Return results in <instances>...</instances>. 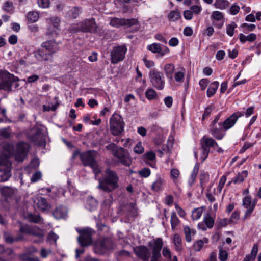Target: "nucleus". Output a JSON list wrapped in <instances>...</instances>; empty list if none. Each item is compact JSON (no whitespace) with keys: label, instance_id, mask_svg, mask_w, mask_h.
<instances>
[{"label":"nucleus","instance_id":"f257e3e1","mask_svg":"<svg viewBox=\"0 0 261 261\" xmlns=\"http://www.w3.org/2000/svg\"><path fill=\"white\" fill-rule=\"evenodd\" d=\"M58 43L53 40L44 42L42 43L41 48L34 52V56L39 61H53V55L59 50Z\"/></svg>","mask_w":261,"mask_h":261},{"label":"nucleus","instance_id":"f03ea898","mask_svg":"<svg viewBox=\"0 0 261 261\" xmlns=\"http://www.w3.org/2000/svg\"><path fill=\"white\" fill-rule=\"evenodd\" d=\"M105 176L98 179V188L107 192H110L117 189L119 187V177L116 173L107 169L105 170Z\"/></svg>","mask_w":261,"mask_h":261},{"label":"nucleus","instance_id":"7ed1b4c3","mask_svg":"<svg viewBox=\"0 0 261 261\" xmlns=\"http://www.w3.org/2000/svg\"><path fill=\"white\" fill-rule=\"evenodd\" d=\"M96 154V152L95 151L89 150L81 155V159L83 165L90 166L93 169L95 176L100 172V170L99 169L95 159Z\"/></svg>","mask_w":261,"mask_h":261},{"label":"nucleus","instance_id":"20e7f679","mask_svg":"<svg viewBox=\"0 0 261 261\" xmlns=\"http://www.w3.org/2000/svg\"><path fill=\"white\" fill-rule=\"evenodd\" d=\"M19 79L7 71H0V89L11 91V86Z\"/></svg>","mask_w":261,"mask_h":261},{"label":"nucleus","instance_id":"39448f33","mask_svg":"<svg viewBox=\"0 0 261 261\" xmlns=\"http://www.w3.org/2000/svg\"><path fill=\"white\" fill-rule=\"evenodd\" d=\"M114 244L111 239L103 238L96 241L94 245V251L96 254H103L106 252L112 250Z\"/></svg>","mask_w":261,"mask_h":261},{"label":"nucleus","instance_id":"423d86ee","mask_svg":"<svg viewBox=\"0 0 261 261\" xmlns=\"http://www.w3.org/2000/svg\"><path fill=\"white\" fill-rule=\"evenodd\" d=\"M110 130L113 135L118 136L123 131L124 123L120 115L113 114L110 118Z\"/></svg>","mask_w":261,"mask_h":261},{"label":"nucleus","instance_id":"0eeeda50","mask_svg":"<svg viewBox=\"0 0 261 261\" xmlns=\"http://www.w3.org/2000/svg\"><path fill=\"white\" fill-rule=\"evenodd\" d=\"M201 149L202 150L201 159L204 161L207 157L210 152V147H214L217 146V143L212 138L207 137L205 136L200 141Z\"/></svg>","mask_w":261,"mask_h":261},{"label":"nucleus","instance_id":"6e6552de","mask_svg":"<svg viewBox=\"0 0 261 261\" xmlns=\"http://www.w3.org/2000/svg\"><path fill=\"white\" fill-rule=\"evenodd\" d=\"M11 164L8 159H0V182H3L9 180L11 176Z\"/></svg>","mask_w":261,"mask_h":261},{"label":"nucleus","instance_id":"1a4fd4ad","mask_svg":"<svg viewBox=\"0 0 261 261\" xmlns=\"http://www.w3.org/2000/svg\"><path fill=\"white\" fill-rule=\"evenodd\" d=\"M149 74L152 86L158 90H163L165 84L163 74L155 70H151Z\"/></svg>","mask_w":261,"mask_h":261},{"label":"nucleus","instance_id":"9d476101","mask_svg":"<svg viewBox=\"0 0 261 261\" xmlns=\"http://www.w3.org/2000/svg\"><path fill=\"white\" fill-rule=\"evenodd\" d=\"M127 50L125 45H119L114 47L111 53V62L113 64H116L122 61L125 58Z\"/></svg>","mask_w":261,"mask_h":261},{"label":"nucleus","instance_id":"9b49d317","mask_svg":"<svg viewBox=\"0 0 261 261\" xmlns=\"http://www.w3.org/2000/svg\"><path fill=\"white\" fill-rule=\"evenodd\" d=\"M80 235L77 238L80 245L85 247L91 244L92 236L94 231L91 228H86L79 231Z\"/></svg>","mask_w":261,"mask_h":261},{"label":"nucleus","instance_id":"f8f14e48","mask_svg":"<svg viewBox=\"0 0 261 261\" xmlns=\"http://www.w3.org/2000/svg\"><path fill=\"white\" fill-rule=\"evenodd\" d=\"M113 155L116 157L119 162L126 166H129L132 164L129 153L126 149L120 147L117 148L113 152Z\"/></svg>","mask_w":261,"mask_h":261},{"label":"nucleus","instance_id":"ddd939ff","mask_svg":"<svg viewBox=\"0 0 261 261\" xmlns=\"http://www.w3.org/2000/svg\"><path fill=\"white\" fill-rule=\"evenodd\" d=\"M139 23L137 19L135 18L125 19L114 17L111 19L110 24L114 27L118 28L121 26H126L129 27L133 25H137Z\"/></svg>","mask_w":261,"mask_h":261},{"label":"nucleus","instance_id":"4468645a","mask_svg":"<svg viewBox=\"0 0 261 261\" xmlns=\"http://www.w3.org/2000/svg\"><path fill=\"white\" fill-rule=\"evenodd\" d=\"M80 27L82 32L95 33L97 32V25L94 18L80 21Z\"/></svg>","mask_w":261,"mask_h":261},{"label":"nucleus","instance_id":"2eb2a0df","mask_svg":"<svg viewBox=\"0 0 261 261\" xmlns=\"http://www.w3.org/2000/svg\"><path fill=\"white\" fill-rule=\"evenodd\" d=\"M244 116V113L236 112L227 118L223 123H219V125L223 126V129L227 130L231 128L236 123L239 118Z\"/></svg>","mask_w":261,"mask_h":261},{"label":"nucleus","instance_id":"dca6fc26","mask_svg":"<svg viewBox=\"0 0 261 261\" xmlns=\"http://www.w3.org/2000/svg\"><path fill=\"white\" fill-rule=\"evenodd\" d=\"M29 139L36 145L39 146H45V139L44 134L40 128L36 129L29 135Z\"/></svg>","mask_w":261,"mask_h":261},{"label":"nucleus","instance_id":"f3484780","mask_svg":"<svg viewBox=\"0 0 261 261\" xmlns=\"http://www.w3.org/2000/svg\"><path fill=\"white\" fill-rule=\"evenodd\" d=\"M134 251L137 257L143 261H148L150 257V251L146 246H137L134 248Z\"/></svg>","mask_w":261,"mask_h":261},{"label":"nucleus","instance_id":"a211bd4d","mask_svg":"<svg viewBox=\"0 0 261 261\" xmlns=\"http://www.w3.org/2000/svg\"><path fill=\"white\" fill-rule=\"evenodd\" d=\"M28 144L24 142H20L17 144L15 158L18 162H22L27 154Z\"/></svg>","mask_w":261,"mask_h":261},{"label":"nucleus","instance_id":"6ab92c4d","mask_svg":"<svg viewBox=\"0 0 261 261\" xmlns=\"http://www.w3.org/2000/svg\"><path fill=\"white\" fill-rule=\"evenodd\" d=\"M243 204L245 207L247 208L244 215V218L246 219L249 217L253 211L256 203L254 201V203H252L251 198L247 196L243 199Z\"/></svg>","mask_w":261,"mask_h":261},{"label":"nucleus","instance_id":"aec40b11","mask_svg":"<svg viewBox=\"0 0 261 261\" xmlns=\"http://www.w3.org/2000/svg\"><path fill=\"white\" fill-rule=\"evenodd\" d=\"M3 148V154L6 158H9L12 156L14 152V147L12 144L8 142H4L2 144Z\"/></svg>","mask_w":261,"mask_h":261},{"label":"nucleus","instance_id":"412c9836","mask_svg":"<svg viewBox=\"0 0 261 261\" xmlns=\"http://www.w3.org/2000/svg\"><path fill=\"white\" fill-rule=\"evenodd\" d=\"M82 11V8L80 7H73L69 8L66 12V17L74 19L77 18Z\"/></svg>","mask_w":261,"mask_h":261},{"label":"nucleus","instance_id":"4be33fe9","mask_svg":"<svg viewBox=\"0 0 261 261\" xmlns=\"http://www.w3.org/2000/svg\"><path fill=\"white\" fill-rule=\"evenodd\" d=\"M35 203L40 210L44 211L50 208L49 204L47 203L45 198L42 197H37L35 200Z\"/></svg>","mask_w":261,"mask_h":261},{"label":"nucleus","instance_id":"5701e85b","mask_svg":"<svg viewBox=\"0 0 261 261\" xmlns=\"http://www.w3.org/2000/svg\"><path fill=\"white\" fill-rule=\"evenodd\" d=\"M67 215V210L65 207L59 206L53 211V215L56 219L64 218Z\"/></svg>","mask_w":261,"mask_h":261},{"label":"nucleus","instance_id":"b1692460","mask_svg":"<svg viewBox=\"0 0 261 261\" xmlns=\"http://www.w3.org/2000/svg\"><path fill=\"white\" fill-rule=\"evenodd\" d=\"M0 192L1 195L5 197L9 198L12 197L14 193V189L10 187L4 186L0 188Z\"/></svg>","mask_w":261,"mask_h":261},{"label":"nucleus","instance_id":"393cba45","mask_svg":"<svg viewBox=\"0 0 261 261\" xmlns=\"http://www.w3.org/2000/svg\"><path fill=\"white\" fill-rule=\"evenodd\" d=\"M173 242L175 249L178 252H180L183 248L181 237L178 233L174 234Z\"/></svg>","mask_w":261,"mask_h":261},{"label":"nucleus","instance_id":"a878e982","mask_svg":"<svg viewBox=\"0 0 261 261\" xmlns=\"http://www.w3.org/2000/svg\"><path fill=\"white\" fill-rule=\"evenodd\" d=\"M30 236H33L39 238L38 242H42L44 237L42 230L36 226H32L31 229Z\"/></svg>","mask_w":261,"mask_h":261},{"label":"nucleus","instance_id":"bb28decb","mask_svg":"<svg viewBox=\"0 0 261 261\" xmlns=\"http://www.w3.org/2000/svg\"><path fill=\"white\" fill-rule=\"evenodd\" d=\"M239 38L242 43H244L246 41L253 42L256 39V35L254 33H251L248 36H245L242 33L239 35Z\"/></svg>","mask_w":261,"mask_h":261},{"label":"nucleus","instance_id":"cd10ccee","mask_svg":"<svg viewBox=\"0 0 261 261\" xmlns=\"http://www.w3.org/2000/svg\"><path fill=\"white\" fill-rule=\"evenodd\" d=\"M219 85V83L217 81H215L210 85L206 92L207 96L208 97H212L216 93Z\"/></svg>","mask_w":261,"mask_h":261},{"label":"nucleus","instance_id":"c85d7f7f","mask_svg":"<svg viewBox=\"0 0 261 261\" xmlns=\"http://www.w3.org/2000/svg\"><path fill=\"white\" fill-rule=\"evenodd\" d=\"M183 230L185 235V239L186 241L190 242L192 241V236L195 234L196 231L194 229H191L188 226H185L184 227Z\"/></svg>","mask_w":261,"mask_h":261},{"label":"nucleus","instance_id":"c756f323","mask_svg":"<svg viewBox=\"0 0 261 261\" xmlns=\"http://www.w3.org/2000/svg\"><path fill=\"white\" fill-rule=\"evenodd\" d=\"M248 172L246 170H244L241 172L238 173L237 176L234 178L232 181L229 182L228 185H230L232 182L234 184L241 183L243 182L244 179L247 176Z\"/></svg>","mask_w":261,"mask_h":261},{"label":"nucleus","instance_id":"7c9ffc66","mask_svg":"<svg viewBox=\"0 0 261 261\" xmlns=\"http://www.w3.org/2000/svg\"><path fill=\"white\" fill-rule=\"evenodd\" d=\"M211 133L218 140L222 139L225 135L221 128L215 127V126L211 127Z\"/></svg>","mask_w":261,"mask_h":261},{"label":"nucleus","instance_id":"2f4dec72","mask_svg":"<svg viewBox=\"0 0 261 261\" xmlns=\"http://www.w3.org/2000/svg\"><path fill=\"white\" fill-rule=\"evenodd\" d=\"M175 67L173 64L170 63L166 65L164 67V71L166 76L170 80L173 79V73L174 72Z\"/></svg>","mask_w":261,"mask_h":261},{"label":"nucleus","instance_id":"473e14b6","mask_svg":"<svg viewBox=\"0 0 261 261\" xmlns=\"http://www.w3.org/2000/svg\"><path fill=\"white\" fill-rule=\"evenodd\" d=\"M148 246L152 248V255H153V249L156 247H159V253H161V250L163 246V242L161 238H157L154 240L153 243L151 242H149Z\"/></svg>","mask_w":261,"mask_h":261},{"label":"nucleus","instance_id":"72a5a7b5","mask_svg":"<svg viewBox=\"0 0 261 261\" xmlns=\"http://www.w3.org/2000/svg\"><path fill=\"white\" fill-rule=\"evenodd\" d=\"M163 184V180L160 177H158L157 179L152 184L151 189L154 191L158 192L162 190Z\"/></svg>","mask_w":261,"mask_h":261},{"label":"nucleus","instance_id":"f704fd0d","mask_svg":"<svg viewBox=\"0 0 261 261\" xmlns=\"http://www.w3.org/2000/svg\"><path fill=\"white\" fill-rule=\"evenodd\" d=\"M146 97L149 100H155L157 97V93L156 91L152 89H148L145 92Z\"/></svg>","mask_w":261,"mask_h":261},{"label":"nucleus","instance_id":"c9c22d12","mask_svg":"<svg viewBox=\"0 0 261 261\" xmlns=\"http://www.w3.org/2000/svg\"><path fill=\"white\" fill-rule=\"evenodd\" d=\"M181 17L180 12L178 10H173L168 15V18L173 21L178 20Z\"/></svg>","mask_w":261,"mask_h":261},{"label":"nucleus","instance_id":"e433bc0d","mask_svg":"<svg viewBox=\"0 0 261 261\" xmlns=\"http://www.w3.org/2000/svg\"><path fill=\"white\" fill-rule=\"evenodd\" d=\"M203 222L208 228H212L214 224V219L211 216L210 214L204 215Z\"/></svg>","mask_w":261,"mask_h":261},{"label":"nucleus","instance_id":"4c0bfd02","mask_svg":"<svg viewBox=\"0 0 261 261\" xmlns=\"http://www.w3.org/2000/svg\"><path fill=\"white\" fill-rule=\"evenodd\" d=\"M199 171V165L196 164L193 170L191 176L189 179V184L191 186L194 182L197 174Z\"/></svg>","mask_w":261,"mask_h":261},{"label":"nucleus","instance_id":"58836bf2","mask_svg":"<svg viewBox=\"0 0 261 261\" xmlns=\"http://www.w3.org/2000/svg\"><path fill=\"white\" fill-rule=\"evenodd\" d=\"M27 218L29 221L36 223H40L42 220V218L39 215L31 213L28 214Z\"/></svg>","mask_w":261,"mask_h":261},{"label":"nucleus","instance_id":"ea45409f","mask_svg":"<svg viewBox=\"0 0 261 261\" xmlns=\"http://www.w3.org/2000/svg\"><path fill=\"white\" fill-rule=\"evenodd\" d=\"M170 222H171L172 229L174 230L179 222V220L175 212H173L171 213Z\"/></svg>","mask_w":261,"mask_h":261},{"label":"nucleus","instance_id":"a19ab883","mask_svg":"<svg viewBox=\"0 0 261 261\" xmlns=\"http://www.w3.org/2000/svg\"><path fill=\"white\" fill-rule=\"evenodd\" d=\"M208 242V240L205 238L203 240H199L196 242L193 245L194 249L196 251H199L202 248L204 243H207Z\"/></svg>","mask_w":261,"mask_h":261},{"label":"nucleus","instance_id":"79ce46f5","mask_svg":"<svg viewBox=\"0 0 261 261\" xmlns=\"http://www.w3.org/2000/svg\"><path fill=\"white\" fill-rule=\"evenodd\" d=\"M68 31L72 33L82 32V29L80 27V22L77 23L71 24L68 28Z\"/></svg>","mask_w":261,"mask_h":261},{"label":"nucleus","instance_id":"37998d69","mask_svg":"<svg viewBox=\"0 0 261 261\" xmlns=\"http://www.w3.org/2000/svg\"><path fill=\"white\" fill-rule=\"evenodd\" d=\"M39 17V14L36 11L30 12L28 14L27 18L32 22H36Z\"/></svg>","mask_w":261,"mask_h":261},{"label":"nucleus","instance_id":"c03bdc74","mask_svg":"<svg viewBox=\"0 0 261 261\" xmlns=\"http://www.w3.org/2000/svg\"><path fill=\"white\" fill-rule=\"evenodd\" d=\"M229 3L227 0H219L215 3L216 8L223 9L229 6Z\"/></svg>","mask_w":261,"mask_h":261},{"label":"nucleus","instance_id":"a18cd8bd","mask_svg":"<svg viewBox=\"0 0 261 261\" xmlns=\"http://www.w3.org/2000/svg\"><path fill=\"white\" fill-rule=\"evenodd\" d=\"M148 49L153 53H159L160 54L161 53V47L159 44L153 43L147 47Z\"/></svg>","mask_w":261,"mask_h":261},{"label":"nucleus","instance_id":"49530a36","mask_svg":"<svg viewBox=\"0 0 261 261\" xmlns=\"http://www.w3.org/2000/svg\"><path fill=\"white\" fill-rule=\"evenodd\" d=\"M203 213V209L201 207L195 208L192 212V218L193 220H196L200 218Z\"/></svg>","mask_w":261,"mask_h":261},{"label":"nucleus","instance_id":"de8ad7c7","mask_svg":"<svg viewBox=\"0 0 261 261\" xmlns=\"http://www.w3.org/2000/svg\"><path fill=\"white\" fill-rule=\"evenodd\" d=\"M32 227V226H30L27 224H20L19 231L21 233L30 235Z\"/></svg>","mask_w":261,"mask_h":261},{"label":"nucleus","instance_id":"09e8293b","mask_svg":"<svg viewBox=\"0 0 261 261\" xmlns=\"http://www.w3.org/2000/svg\"><path fill=\"white\" fill-rule=\"evenodd\" d=\"M237 27V24L234 22H232L230 24L227 25L226 27L227 34L231 37L234 34V30Z\"/></svg>","mask_w":261,"mask_h":261},{"label":"nucleus","instance_id":"8fccbe9b","mask_svg":"<svg viewBox=\"0 0 261 261\" xmlns=\"http://www.w3.org/2000/svg\"><path fill=\"white\" fill-rule=\"evenodd\" d=\"M159 247H156L153 249V255H152L150 261H158L161 257V254L159 253Z\"/></svg>","mask_w":261,"mask_h":261},{"label":"nucleus","instance_id":"3c124183","mask_svg":"<svg viewBox=\"0 0 261 261\" xmlns=\"http://www.w3.org/2000/svg\"><path fill=\"white\" fill-rule=\"evenodd\" d=\"M171 177L172 179L176 182L177 178L179 177L180 175V172L178 169L173 168L171 170L170 172Z\"/></svg>","mask_w":261,"mask_h":261},{"label":"nucleus","instance_id":"603ef678","mask_svg":"<svg viewBox=\"0 0 261 261\" xmlns=\"http://www.w3.org/2000/svg\"><path fill=\"white\" fill-rule=\"evenodd\" d=\"M144 151V147H143L141 142H138L134 147V151L136 154H142Z\"/></svg>","mask_w":261,"mask_h":261},{"label":"nucleus","instance_id":"864d4df0","mask_svg":"<svg viewBox=\"0 0 261 261\" xmlns=\"http://www.w3.org/2000/svg\"><path fill=\"white\" fill-rule=\"evenodd\" d=\"M58 238V236H57L54 232L51 231L49 232V234H48L47 241L50 243L53 242L54 243L56 244Z\"/></svg>","mask_w":261,"mask_h":261},{"label":"nucleus","instance_id":"5fc2aeb1","mask_svg":"<svg viewBox=\"0 0 261 261\" xmlns=\"http://www.w3.org/2000/svg\"><path fill=\"white\" fill-rule=\"evenodd\" d=\"M219 258L221 261H226L228 258V253L221 248L219 250Z\"/></svg>","mask_w":261,"mask_h":261},{"label":"nucleus","instance_id":"6e6d98bb","mask_svg":"<svg viewBox=\"0 0 261 261\" xmlns=\"http://www.w3.org/2000/svg\"><path fill=\"white\" fill-rule=\"evenodd\" d=\"M37 3L39 7L42 8H47L50 6L49 0H37Z\"/></svg>","mask_w":261,"mask_h":261},{"label":"nucleus","instance_id":"4d7b16f0","mask_svg":"<svg viewBox=\"0 0 261 261\" xmlns=\"http://www.w3.org/2000/svg\"><path fill=\"white\" fill-rule=\"evenodd\" d=\"M139 174L143 177H148L150 175V170L149 169L144 168L139 171Z\"/></svg>","mask_w":261,"mask_h":261},{"label":"nucleus","instance_id":"13d9d810","mask_svg":"<svg viewBox=\"0 0 261 261\" xmlns=\"http://www.w3.org/2000/svg\"><path fill=\"white\" fill-rule=\"evenodd\" d=\"M239 219V213L234 211L231 215L230 218V221L232 223H236L238 220Z\"/></svg>","mask_w":261,"mask_h":261},{"label":"nucleus","instance_id":"bf43d9fd","mask_svg":"<svg viewBox=\"0 0 261 261\" xmlns=\"http://www.w3.org/2000/svg\"><path fill=\"white\" fill-rule=\"evenodd\" d=\"M214 109V107L213 105H210L208 107H207L204 111V114L202 116L203 119H204L206 117H207L210 115L211 113L213 111V110Z\"/></svg>","mask_w":261,"mask_h":261},{"label":"nucleus","instance_id":"052dcab7","mask_svg":"<svg viewBox=\"0 0 261 261\" xmlns=\"http://www.w3.org/2000/svg\"><path fill=\"white\" fill-rule=\"evenodd\" d=\"M226 181V176L223 175L221 177L220 179L218 187V189L219 192H221L225 185V183Z\"/></svg>","mask_w":261,"mask_h":261},{"label":"nucleus","instance_id":"680f3d73","mask_svg":"<svg viewBox=\"0 0 261 261\" xmlns=\"http://www.w3.org/2000/svg\"><path fill=\"white\" fill-rule=\"evenodd\" d=\"M190 9L193 12V14H199L202 10V8L199 6L193 5L191 7Z\"/></svg>","mask_w":261,"mask_h":261},{"label":"nucleus","instance_id":"e2e57ef3","mask_svg":"<svg viewBox=\"0 0 261 261\" xmlns=\"http://www.w3.org/2000/svg\"><path fill=\"white\" fill-rule=\"evenodd\" d=\"M162 254L165 257L170 259L171 258L172 256L171 252L167 247L163 248Z\"/></svg>","mask_w":261,"mask_h":261},{"label":"nucleus","instance_id":"0e129e2a","mask_svg":"<svg viewBox=\"0 0 261 261\" xmlns=\"http://www.w3.org/2000/svg\"><path fill=\"white\" fill-rule=\"evenodd\" d=\"M212 16L216 20H220L223 18V14L221 12L216 11L213 13Z\"/></svg>","mask_w":261,"mask_h":261},{"label":"nucleus","instance_id":"69168bd1","mask_svg":"<svg viewBox=\"0 0 261 261\" xmlns=\"http://www.w3.org/2000/svg\"><path fill=\"white\" fill-rule=\"evenodd\" d=\"M209 81L207 79H203L199 81V85L202 90H204L207 86Z\"/></svg>","mask_w":261,"mask_h":261},{"label":"nucleus","instance_id":"338daca9","mask_svg":"<svg viewBox=\"0 0 261 261\" xmlns=\"http://www.w3.org/2000/svg\"><path fill=\"white\" fill-rule=\"evenodd\" d=\"M41 177V173L39 171L36 172L31 177V181L33 182H36L39 180Z\"/></svg>","mask_w":261,"mask_h":261},{"label":"nucleus","instance_id":"774afa93","mask_svg":"<svg viewBox=\"0 0 261 261\" xmlns=\"http://www.w3.org/2000/svg\"><path fill=\"white\" fill-rule=\"evenodd\" d=\"M164 103L168 108H171L172 106L173 98L171 96H167L164 98Z\"/></svg>","mask_w":261,"mask_h":261}]
</instances>
